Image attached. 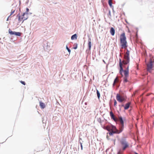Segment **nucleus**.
Here are the masks:
<instances>
[{
    "mask_svg": "<svg viewBox=\"0 0 154 154\" xmlns=\"http://www.w3.org/2000/svg\"><path fill=\"white\" fill-rule=\"evenodd\" d=\"M97 96L98 97V98L99 99L100 98V93L98 91V90H97Z\"/></svg>",
    "mask_w": 154,
    "mask_h": 154,
    "instance_id": "22",
    "label": "nucleus"
},
{
    "mask_svg": "<svg viewBox=\"0 0 154 154\" xmlns=\"http://www.w3.org/2000/svg\"><path fill=\"white\" fill-rule=\"evenodd\" d=\"M14 12H15L14 10H11V11L10 16L12 15L14 13Z\"/></svg>",
    "mask_w": 154,
    "mask_h": 154,
    "instance_id": "23",
    "label": "nucleus"
},
{
    "mask_svg": "<svg viewBox=\"0 0 154 154\" xmlns=\"http://www.w3.org/2000/svg\"><path fill=\"white\" fill-rule=\"evenodd\" d=\"M117 154H122V152L120 151L117 153Z\"/></svg>",
    "mask_w": 154,
    "mask_h": 154,
    "instance_id": "29",
    "label": "nucleus"
},
{
    "mask_svg": "<svg viewBox=\"0 0 154 154\" xmlns=\"http://www.w3.org/2000/svg\"><path fill=\"white\" fill-rule=\"evenodd\" d=\"M71 39L72 40L76 39L77 38V35L76 34H75L71 36Z\"/></svg>",
    "mask_w": 154,
    "mask_h": 154,
    "instance_id": "17",
    "label": "nucleus"
},
{
    "mask_svg": "<svg viewBox=\"0 0 154 154\" xmlns=\"http://www.w3.org/2000/svg\"><path fill=\"white\" fill-rule=\"evenodd\" d=\"M135 154H138L137 153H136V152H135Z\"/></svg>",
    "mask_w": 154,
    "mask_h": 154,
    "instance_id": "33",
    "label": "nucleus"
},
{
    "mask_svg": "<svg viewBox=\"0 0 154 154\" xmlns=\"http://www.w3.org/2000/svg\"><path fill=\"white\" fill-rule=\"evenodd\" d=\"M110 115L112 119H113L115 122H116L118 119L115 117V116L112 111L110 112Z\"/></svg>",
    "mask_w": 154,
    "mask_h": 154,
    "instance_id": "10",
    "label": "nucleus"
},
{
    "mask_svg": "<svg viewBox=\"0 0 154 154\" xmlns=\"http://www.w3.org/2000/svg\"><path fill=\"white\" fill-rule=\"evenodd\" d=\"M115 140H115V139L114 140V144L115 143Z\"/></svg>",
    "mask_w": 154,
    "mask_h": 154,
    "instance_id": "32",
    "label": "nucleus"
},
{
    "mask_svg": "<svg viewBox=\"0 0 154 154\" xmlns=\"http://www.w3.org/2000/svg\"><path fill=\"white\" fill-rule=\"evenodd\" d=\"M116 100L120 102H122L125 100L124 97L121 96L119 94H117L116 96Z\"/></svg>",
    "mask_w": 154,
    "mask_h": 154,
    "instance_id": "7",
    "label": "nucleus"
},
{
    "mask_svg": "<svg viewBox=\"0 0 154 154\" xmlns=\"http://www.w3.org/2000/svg\"><path fill=\"white\" fill-rule=\"evenodd\" d=\"M109 134L110 136L114 134H118V132L116 130H113L112 131H109Z\"/></svg>",
    "mask_w": 154,
    "mask_h": 154,
    "instance_id": "12",
    "label": "nucleus"
},
{
    "mask_svg": "<svg viewBox=\"0 0 154 154\" xmlns=\"http://www.w3.org/2000/svg\"><path fill=\"white\" fill-rule=\"evenodd\" d=\"M108 16L109 17H111V11H109V13L108 14Z\"/></svg>",
    "mask_w": 154,
    "mask_h": 154,
    "instance_id": "24",
    "label": "nucleus"
},
{
    "mask_svg": "<svg viewBox=\"0 0 154 154\" xmlns=\"http://www.w3.org/2000/svg\"><path fill=\"white\" fill-rule=\"evenodd\" d=\"M80 145H81V149H82L83 146H82V143H80Z\"/></svg>",
    "mask_w": 154,
    "mask_h": 154,
    "instance_id": "30",
    "label": "nucleus"
},
{
    "mask_svg": "<svg viewBox=\"0 0 154 154\" xmlns=\"http://www.w3.org/2000/svg\"><path fill=\"white\" fill-rule=\"evenodd\" d=\"M131 104V103L130 102H129L128 103L126 104L124 106V109L125 110L128 109L129 108V107Z\"/></svg>",
    "mask_w": 154,
    "mask_h": 154,
    "instance_id": "13",
    "label": "nucleus"
},
{
    "mask_svg": "<svg viewBox=\"0 0 154 154\" xmlns=\"http://www.w3.org/2000/svg\"><path fill=\"white\" fill-rule=\"evenodd\" d=\"M110 32L112 35H114L115 33V29H110Z\"/></svg>",
    "mask_w": 154,
    "mask_h": 154,
    "instance_id": "18",
    "label": "nucleus"
},
{
    "mask_svg": "<svg viewBox=\"0 0 154 154\" xmlns=\"http://www.w3.org/2000/svg\"><path fill=\"white\" fill-rule=\"evenodd\" d=\"M119 66L120 67L119 72L122 77L124 76L123 79L124 83L129 82V66H128L126 69L123 70L121 60L120 59L119 60Z\"/></svg>",
    "mask_w": 154,
    "mask_h": 154,
    "instance_id": "1",
    "label": "nucleus"
},
{
    "mask_svg": "<svg viewBox=\"0 0 154 154\" xmlns=\"http://www.w3.org/2000/svg\"><path fill=\"white\" fill-rule=\"evenodd\" d=\"M88 45L89 49V50H90L91 49V42L90 41H89L88 43Z\"/></svg>",
    "mask_w": 154,
    "mask_h": 154,
    "instance_id": "19",
    "label": "nucleus"
},
{
    "mask_svg": "<svg viewBox=\"0 0 154 154\" xmlns=\"http://www.w3.org/2000/svg\"><path fill=\"white\" fill-rule=\"evenodd\" d=\"M111 29H113V28H111Z\"/></svg>",
    "mask_w": 154,
    "mask_h": 154,
    "instance_id": "35",
    "label": "nucleus"
},
{
    "mask_svg": "<svg viewBox=\"0 0 154 154\" xmlns=\"http://www.w3.org/2000/svg\"><path fill=\"white\" fill-rule=\"evenodd\" d=\"M20 82L23 85H25V82H23V81H20Z\"/></svg>",
    "mask_w": 154,
    "mask_h": 154,
    "instance_id": "28",
    "label": "nucleus"
},
{
    "mask_svg": "<svg viewBox=\"0 0 154 154\" xmlns=\"http://www.w3.org/2000/svg\"><path fill=\"white\" fill-rule=\"evenodd\" d=\"M77 48V43H75L73 45V49H76Z\"/></svg>",
    "mask_w": 154,
    "mask_h": 154,
    "instance_id": "21",
    "label": "nucleus"
},
{
    "mask_svg": "<svg viewBox=\"0 0 154 154\" xmlns=\"http://www.w3.org/2000/svg\"><path fill=\"white\" fill-rule=\"evenodd\" d=\"M9 16L8 17V19H7V20H8V18H9Z\"/></svg>",
    "mask_w": 154,
    "mask_h": 154,
    "instance_id": "34",
    "label": "nucleus"
},
{
    "mask_svg": "<svg viewBox=\"0 0 154 154\" xmlns=\"http://www.w3.org/2000/svg\"><path fill=\"white\" fill-rule=\"evenodd\" d=\"M153 62L152 60H150L149 63L147 64V70L149 71H150L153 68Z\"/></svg>",
    "mask_w": 154,
    "mask_h": 154,
    "instance_id": "8",
    "label": "nucleus"
},
{
    "mask_svg": "<svg viewBox=\"0 0 154 154\" xmlns=\"http://www.w3.org/2000/svg\"><path fill=\"white\" fill-rule=\"evenodd\" d=\"M29 9L28 8H27L26 9V12L25 13H26V14L27 15L28 14V13L29 12Z\"/></svg>",
    "mask_w": 154,
    "mask_h": 154,
    "instance_id": "25",
    "label": "nucleus"
},
{
    "mask_svg": "<svg viewBox=\"0 0 154 154\" xmlns=\"http://www.w3.org/2000/svg\"><path fill=\"white\" fill-rule=\"evenodd\" d=\"M103 128L104 129L106 130L109 131L116 130V127L112 125H107L106 126H104Z\"/></svg>",
    "mask_w": 154,
    "mask_h": 154,
    "instance_id": "5",
    "label": "nucleus"
},
{
    "mask_svg": "<svg viewBox=\"0 0 154 154\" xmlns=\"http://www.w3.org/2000/svg\"><path fill=\"white\" fill-rule=\"evenodd\" d=\"M66 48L67 50H68V51L70 53V50L67 47V46H66Z\"/></svg>",
    "mask_w": 154,
    "mask_h": 154,
    "instance_id": "26",
    "label": "nucleus"
},
{
    "mask_svg": "<svg viewBox=\"0 0 154 154\" xmlns=\"http://www.w3.org/2000/svg\"><path fill=\"white\" fill-rule=\"evenodd\" d=\"M40 106L42 109H44L45 107V104L42 102H40Z\"/></svg>",
    "mask_w": 154,
    "mask_h": 154,
    "instance_id": "16",
    "label": "nucleus"
},
{
    "mask_svg": "<svg viewBox=\"0 0 154 154\" xmlns=\"http://www.w3.org/2000/svg\"><path fill=\"white\" fill-rule=\"evenodd\" d=\"M9 33L11 35H14L16 36H20L22 33L19 32H13L11 30V29H9Z\"/></svg>",
    "mask_w": 154,
    "mask_h": 154,
    "instance_id": "9",
    "label": "nucleus"
},
{
    "mask_svg": "<svg viewBox=\"0 0 154 154\" xmlns=\"http://www.w3.org/2000/svg\"><path fill=\"white\" fill-rule=\"evenodd\" d=\"M117 103V102H116V100H115L114 101V106H116V105Z\"/></svg>",
    "mask_w": 154,
    "mask_h": 154,
    "instance_id": "27",
    "label": "nucleus"
},
{
    "mask_svg": "<svg viewBox=\"0 0 154 154\" xmlns=\"http://www.w3.org/2000/svg\"><path fill=\"white\" fill-rule=\"evenodd\" d=\"M119 82V79H118V77H116V79H115L114 80L113 83V86H114L115 84L117 83H118Z\"/></svg>",
    "mask_w": 154,
    "mask_h": 154,
    "instance_id": "14",
    "label": "nucleus"
},
{
    "mask_svg": "<svg viewBox=\"0 0 154 154\" xmlns=\"http://www.w3.org/2000/svg\"><path fill=\"white\" fill-rule=\"evenodd\" d=\"M120 143L122 147V150H124L126 148L128 147L129 144L125 140H122L121 141Z\"/></svg>",
    "mask_w": 154,
    "mask_h": 154,
    "instance_id": "6",
    "label": "nucleus"
},
{
    "mask_svg": "<svg viewBox=\"0 0 154 154\" xmlns=\"http://www.w3.org/2000/svg\"><path fill=\"white\" fill-rule=\"evenodd\" d=\"M106 137H107V138L108 139H109L108 135H107Z\"/></svg>",
    "mask_w": 154,
    "mask_h": 154,
    "instance_id": "31",
    "label": "nucleus"
},
{
    "mask_svg": "<svg viewBox=\"0 0 154 154\" xmlns=\"http://www.w3.org/2000/svg\"><path fill=\"white\" fill-rule=\"evenodd\" d=\"M112 0H109L108 3L110 7H112Z\"/></svg>",
    "mask_w": 154,
    "mask_h": 154,
    "instance_id": "20",
    "label": "nucleus"
},
{
    "mask_svg": "<svg viewBox=\"0 0 154 154\" xmlns=\"http://www.w3.org/2000/svg\"><path fill=\"white\" fill-rule=\"evenodd\" d=\"M129 54V51L127 50V51L124 55V60L122 61V63L124 64H127L129 63L130 61Z\"/></svg>",
    "mask_w": 154,
    "mask_h": 154,
    "instance_id": "3",
    "label": "nucleus"
},
{
    "mask_svg": "<svg viewBox=\"0 0 154 154\" xmlns=\"http://www.w3.org/2000/svg\"><path fill=\"white\" fill-rule=\"evenodd\" d=\"M18 17V20L20 22H21L23 21L24 20H26L28 18V16L26 14V13H23V14L20 16L19 14L17 15Z\"/></svg>",
    "mask_w": 154,
    "mask_h": 154,
    "instance_id": "4",
    "label": "nucleus"
},
{
    "mask_svg": "<svg viewBox=\"0 0 154 154\" xmlns=\"http://www.w3.org/2000/svg\"><path fill=\"white\" fill-rule=\"evenodd\" d=\"M124 125H121L120 126L119 130H118L116 129L117 131L119 132L118 134L121 133L123 131L124 129Z\"/></svg>",
    "mask_w": 154,
    "mask_h": 154,
    "instance_id": "11",
    "label": "nucleus"
},
{
    "mask_svg": "<svg viewBox=\"0 0 154 154\" xmlns=\"http://www.w3.org/2000/svg\"><path fill=\"white\" fill-rule=\"evenodd\" d=\"M119 121L120 122L121 125H124V122L122 117H119Z\"/></svg>",
    "mask_w": 154,
    "mask_h": 154,
    "instance_id": "15",
    "label": "nucleus"
},
{
    "mask_svg": "<svg viewBox=\"0 0 154 154\" xmlns=\"http://www.w3.org/2000/svg\"><path fill=\"white\" fill-rule=\"evenodd\" d=\"M125 33H122L120 36V44L122 48H127V42Z\"/></svg>",
    "mask_w": 154,
    "mask_h": 154,
    "instance_id": "2",
    "label": "nucleus"
}]
</instances>
